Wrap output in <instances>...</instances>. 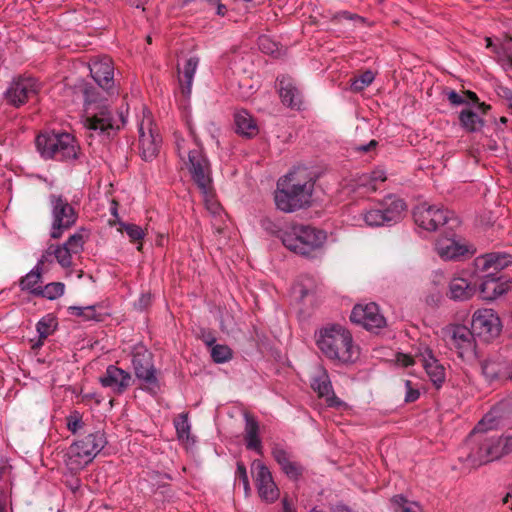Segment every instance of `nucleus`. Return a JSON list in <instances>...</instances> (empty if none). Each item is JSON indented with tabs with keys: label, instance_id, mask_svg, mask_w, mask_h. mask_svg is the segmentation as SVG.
Returning a JSON list of instances; mask_svg holds the SVG:
<instances>
[{
	"label": "nucleus",
	"instance_id": "nucleus-1",
	"mask_svg": "<svg viewBox=\"0 0 512 512\" xmlns=\"http://www.w3.org/2000/svg\"><path fill=\"white\" fill-rule=\"evenodd\" d=\"M90 75L98 87L85 80L78 81L73 88L74 95L82 100V119L85 128H120L114 125L108 100L102 89L108 95H118L115 86L114 64L109 56H99L89 63Z\"/></svg>",
	"mask_w": 512,
	"mask_h": 512
},
{
	"label": "nucleus",
	"instance_id": "nucleus-2",
	"mask_svg": "<svg viewBox=\"0 0 512 512\" xmlns=\"http://www.w3.org/2000/svg\"><path fill=\"white\" fill-rule=\"evenodd\" d=\"M314 177L306 167H296L277 182L274 201L277 209L291 213L308 206L314 189Z\"/></svg>",
	"mask_w": 512,
	"mask_h": 512
},
{
	"label": "nucleus",
	"instance_id": "nucleus-3",
	"mask_svg": "<svg viewBox=\"0 0 512 512\" xmlns=\"http://www.w3.org/2000/svg\"><path fill=\"white\" fill-rule=\"evenodd\" d=\"M510 264L512 255L504 252H491L475 258L473 275L482 280L479 290L484 300H495L509 290L508 282H501L496 275Z\"/></svg>",
	"mask_w": 512,
	"mask_h": 512
},
{
	"label": "nucleus",
	"instance_id": "nucleus-4",
	"mask_svg": "<svg viewBox=\"0 0 512 512\" xmlns=\"http://www.w3.org/2000/svg\"><path fill=\"white\" fill-rule=\"evenodd\" d=\"M316 344L328 359L338 363H352L358 357V348L348 329L340 324H327L316 333Z\"/></svg>",
	"mask_w": 512,
	"mask_h": 512
},
{
	"label": "nucleus",
	"instance_id": "nucleus-5",
	"mask_svg": "<svg viewBox=\"0 0 512 512\" xmlns=\"http://www.w3.org/2000/svg\"><path fill=\"white\" fill-rule=\"evenodd\" d=\"M493 421L490 414L485 415L465 441L464 448L468 450L465 461L473 467L489 463L501 456L500 441L483 433L494 427Z\"/></svg>",
	"mask_w": 512,
	"mask_h": 512
},
{
	"label": "nucleus",
	"instance_id": "nucleus-6",
	"mask_svg": "<svg viewBox=\"0 0 512 512\" xmlns=\"http://www.w3.org/2000/svg\"><path fill=\"white\" fill-rule=\"evenodd\" d=\"M283 245L290 251L313 258L322 249L327 239L325 231L309 225H293L280 235Z\"/></svg>",
	"mask_w": 512,
	"mask_h": 512
},
{
	"label": "nucleus",
	"instance_id": "nucleus-7",
	"mask_svg": "<svg viewBox=\"0 0 512 512\" xmlns=\"http://www.w3.org/2000/svg\"><path fill=\"white\" fill-rule=\"evenodd\" d=\"M106 444L107 440L103 432L96 431L87 434L69 446L66 453V465L71 471L83 469L93 461Z\"/></svg>",
	"mask_w": 512,
	"mask_h": 512
},
{
	"label": "nucleus",
	"instance_id": "nucleus-8",
	"mask_svg": "<svg viewBox=\"0 0 512 512\" xmlns=\"http://www.w3.org/2000/svg\"><path fill=\"white\" fill-rule=\"evenodd\" d=\"M36 147L42 157L58 160L73 159L76 157V144L74 136L68 132L43 130L36 137Z\"/></svg>",
	"mask_w": 512,
	"mask_h": 512
},
{
	"label": "nucleus",
	"instance_id": "nucleus-9",
	"mask_svg": "<svg viewBox=\"0 0 512 512\" xmlns=\"http://www.w3.org/2000/svg\"><path fill=\"white\" fill-rule=\"evenodd\" d=\"M131 362L135 377L141 382V388L150 394H156L160 384L153 354L142 346L137 347L132 353Z\"/></svg>",
	"mask_w": 512,
	"mask_h": 512
},
{
	"label": "nucleus",
	"instance_id": "nucleus-10",
	"mask_svg": "<svg viewBox=\"0 0 512 512\" xmlns=\"http://www.w3.org/2000/svg\"><path fill=\"white\" fill-rule=\"evenodd\" d=\"M413 217L415 223L427 231H435L441 225H448L449 229H453L460 224L454 212L427 203L418 205L413 211Z\"/></svg>",
	"mask_w": 512,
	"mask_h": 512
},
{
	"label": "nucleus",
	"instance_id": "nucleus-11",
	"mask_svg": "<svg viewBox=\"0 0 512 512\" xmlns=\"http://www.w3.org/2000/svg\"><path fill=\"white\" fill-rule=\"evenodd\" d=\"M49 203L52 214L50 236L53 239H59L64 231L70 229L76 223L78 214L62 195L51 194Z\"/></svg>",
	"mask_w": 512,
	"mask_h": 512
},
{
	"label": "nucleus",
	"instance_id": "nucleus-12",
	"mask_svg": "<svg viewBox=\"0 0 512 512\" xmlns=\"http://www.w3.org/2000/svg\"><path fill=\"white\" fill-rule=\"evenodd\" d=\"M188 160L184 163L191 178L202 194L207 195L211 187V171L208 159L203 155L200 145L188 149Z\"/></svg>",
	"mask_w": 512,
	"mask_h": 512
},
{
	"label": "nucleus",
	"instance_id": "nucleus-13",
	"mask_svg": "<svg viewBox=\"0 0 512 512\" xmlns=\"http://www.w3.org/2000/svg\"><path fill=\"white\" fill-rule=\"evenodd\" d=\"M386 173L381 169L373 170L370 173L361 175H352L345 180L344 188L348 193H354L357 196H365L378 190L379 185L386 181Z\"/></svg>",
	"mask_w": 512,
	"mask_h": 512
},
{
	"label": "nucleus",
	"instance_id": "nucleus-14",
	"mask_svg": "<svg viewBox=\"0 0 512 512\" xmlns=\"http://www.w3.org/2000/svg\"><path fill=\"white\" fill-rule=\"evenodd\" d=\"M471 328L476 336L484 341H490L499 335L501 323L494 310L480 309L473 315Z\"/></svg>",
	"mask_w": 512,
	"mask_h": 512
},
{
	"label": "nucleus",
	"instance_id": "nucleus-15",
	"mask_svg": "<svg viewBox=\"0 0 512 512\" xmlns=\"http://www.w3.org/2000/svg\"><path fill=\"white\" fill-rule=\"evenodd\" d=\"M37 93V80L32 77L20 76L10 83L8 89L4 93V96L10 105L20 107Z\"/></svg>",
	"mask_w": 512,
	"mask_h": 512
},
{
	"label": "nucleus",
	"instance_id": "nucleus-16",
	"mask_svg": "<svg viewBox=\"0 0 512 512\" xmlns=\"http://www.w3.org/2000/svg\"><path fill=\"white\" fill-rule=\"evenodd\" d=\"M255 484L259 496L266 502H274L279 497V489L276 486L269 468L260 460H254L251 465Z\"/></svg>",
	"mask_w": 512,
	"mask_h": 512
},
{
	"label": "nucleus",
	"instance_id": "nucleus-17",
	"mask_svg": "<svg viewBox=\"0 0 512 512\" xmlns=\"http://www.w3.org/2000/svg\"><path fill=\"white\" fill-rule=\"evenodd\" d=\"M350 320L369 331L381 329L386 325V320L380 313L378 305L373 302L366 305L358 304L354 306Z\"/></svg>",
	"mask_w": 512,
	"mask_h": 512
},
{
	"label": "nucleus",
	"instance_id": "nucleus-18",
	"mask_svg": "<svg viewBox=\"0 0 512 512\" xmlns=\"http://www.w3.org/2000/svg\"><path fill=\"white\" fill-rule=\"evenodd\" d=\"M466 100V103L470 102L475 104L476 110H473L470 107L464 108L459 114V120L463 128H477V125L482 128L486 126L487 120L480 115L481 112L484 116L486 115V111L490 109L489 105L485 103H480L479 98L476 93L467 90L464 92L463 96Z\"/></svg>",
	"mask_w": 512,
	"mask_h": 512
},
{
	"label": "nucleus",
	"instance_id": "nucleus-19",
	"mask_svg": "<svg viewBox=\"0 0 512 512\" xmlns=\"http://www.w3.org/2000/svg\"><path fill=\"white\" fill-rule=\"evenodd\" d=\"M132 375L116 365L107 366L99 377L102 387L110 389L115 395H122L132 384Z\"/></svg>",
	"mask_w": 512,
	"mask_h": 512
},
{
	"label": "nucleus",
	"instance_id": "nucleus-20",
	"mask_svg": "<svg viewBox=\"0 0 512 512\" xmlns=\"http://www.w3.org/2000/svg\"><path fill=\"white\" fill-rule=\"evenodd\" d=\"M474 335L473 330L463 325H455L446 330L447 342L454 347L459 357L471 354L474 351Z\"/></svg>",
	"mask_w": 512,
	"mask_h": 512
},
{
	"label": "nucleus",
	"instance_id": "nucleus-21",
	"mask_svg": "<svg viewBox=\"0 0 512 512\" xmlns=\"http://www.w3.org/2000/svg\"><path fill=\"white\" fill-rule=\"evenodd\" d=\"M276 87L285 106L293 110L302 109L303 95L292 77L289 75H279L276 78Z\"/></svg>",
	"mask_w": 512,
	"mask_h": 512
},
{
	"label": "nucleus",
	"instance_id": "nucleus-22",
	"mask_svg": "<svg viewBox=\"0 0 512 512\" xmlns=\"http://www.w3.org/2000/svg\"><path fill=\"white\" fill-rule=\"evenodd\" d=\"M162 144L160 130H139V149L144 160H152Z\"/></svg>",
	"mask_w": 512,
	"mask_h": 512
},
{
	"label": "nucleus",
	"instance_id": "nucleus-23",
	"mask_svg": "<svg viewBox=\"0 0 512 512\" xmlns=\"http://www.w3.org/2000/svg\"><path fill=\"white\" fill-rule=\"evenodd\" d=\"M476 294V285L464 277L455 276L448 283L446 293L450 300L464 302L470 300Z\"/></svg>",
	"mask_w": 512,
	"mask_h": 512
},
{
	"label": "nucleus",
	"instance_id": "nucleus-24",
	"mask_svg": "<svg viewBox=\"0 0 512 512\" xmlns=\"http://www.w3.org/2000/svg\"><path fill=\"white\" fill-rule=\"evenodd\" d=\"M435 249L444 260H458L466 253L468 247L455 238L444 237L437 240Z\"/></svg>",
	"mask_w": 512,
	"mask_h": 512
},
{
	"label": "nucleus",
	"instance_id": "nucleus-25",
	"mask_svg": "<svg viewBox=\"0 0 512 512\" xmlns=\"http://www.w3.org/2000/svg\"><path fill=\"white\" fill-rule=\"evenodd\" d=\"M311 387L319 397L326 398L328 406L338 407L342 404L334 394L332 384L326 370H321L319 374L313 378Z\"/></svg>",
	"mask_w": 512,
	"mask_h": 512
},
{
	"label": "nucleus",
	"instance_id": "nucleus-26",
	"mask_svg": "<svg viewBox=\"0 0 512 512\" xmlns=\"http://www.w3.org/2000/svg\"><path fill=\"white\" fill-rule=\"evenodd\" d=\"M378 205L382 208V211L386 216V221H388L390 225L400 221L406 210V203L404 200L392 194L385 196L381 201H379Z\"/></svg>",
	"mask_w": 512,
	"mask_h": 512
},
{
	"label": "nucleus",
	"instance_id": "nucleus-27",
	"mask_svg": "<svg viewBox=\"0 0 512 512\" xmlns=\"http://www.w3.org/2000/svg\"><path fill=\"white\" fill-rule=\"evenodd\" d=\"M482 374L489 381L508 380L507 364L503 357L491 358L481 363Z\"/></svg>",
	"mask_w": 512,
	"mask_h": 512
},
{
	"label": "nucleus",
	"instance_id": "nucleus-28",
	"mask_svg": "<svg viewBox=\"0 0 512 512\" xmlns=\"http://www.w3.org/2000/svg\"><path fill=\"white\" fill-rule=\"evenodd\" d=\"M244 440L246 448L262 454V443L259 437V424L250 414H245Z\"/></svg>",
	"mask_w": 512,
	"mask_h": 512
},
{
	"label": "nucleus",
	"instance_id": "nucleus-29",
	"mask_svg": "<svg viewBox=\"0 0 512 512\" xmlns=\"http://www.w3.org/2000/svg\"><path fill=\"white\" fill-rule=\"evenodd\" d=\"M420 360L431 382L435 387H441L445 381L444 367L435 359L431 352L427 356H422Z\"/></svg>",
	"mask_w": 512,
	"mask_h": 512
},
{
	"label": "nucleus",
	"instance_id": "nucleus-30",
	"mask_svg": "<svg viewBox=\"0 0 512 512\" xmlns=\"http://www.w3.org/2000/svg\"><path fill=\"white\" fill-rule=\"evenodd\" d=\"M198 64V57H190L184 65L182 75H179V84L181 92L183 96L186 98H189L191 95L192 83Z\"/></svg>",
	"mask_w": 512,
	"mask_h": 512
},
{
	"label": "nucleus",
	"instance_id": "nucleus-31",
	"mask_svg": "<svg viewBox=\"0 0 512 512\" xmlns=\"http://www.w3.org/2000/svg\"><path fill=\"white\" fill-rule=\"evenodd\" d=\"M176 150L181 159L188 155V149L196 148L199 145L194 130H176L174 132Z\"/></svg>",
	"mask_w": 512,
	"mask_h": 512
},
{
	"label": "nucleus",
	"instance_id": "nucleus-32",
	"mask_svg": "<svg viewBox=\"0 0 512 512\" xmlns=\"http://www.w3.org/2000/svg\"><path fill=\"white\" fill-rule=\"evenodd\" d=\"M42 272L40 265L35 266L29 273L22 277L19 281L21 290L28 291L34 296H39V291L42 289Z\"/></svg>",
	"mask_w": 512,
	"mask_h": 512
},
{
	"label": "nucleus",
	"instance_id": "nucleus-33",
	"mask_svg": "<svg viewBox=\"0 0 512 512\" xmlns=\"http://www.w3.org/2000/svg\"><path fill=\"white\" fill-rule=\"evenodd\" d=\"M57 327V321L55 317L48 314L41 318L38 323L36 324V330L39 334L38 341L33 344L32 348H39L43 345L44 340L51 335Z\"/></svg>",
	"mask_w": 512,
	"mask_h": 512
},
{
	"label": "nucleus",
	"instance_id": "nucleus-34",
	"mask_svg": "<svg viewBox=\"0 0 512 512\" xmlns=\"http://www.w3.org/2000/svg\"><path fill=\"white\" fill-rule=\"evenodd\" d=\"M46 253L49 255H54L57 262L63 267L68 268L72 265V252L67 248L64 244L55 246L50 245Z\"/></svg>",
	"mask_w": 512,
	"mask_h": 512
},
{
	"label": "nucleus",
	"instance_id": "nucleus-35",
	"mask_svg": "<svg viewBox=\"0 0 512 512\" xmlns=\"http://www.w3.org/2000/svg\"><path fill=\"white\" fill-rule=\"evenodd\" d=\"M364 222L371 227H378L383 225H390L388 221H386V216L382 211V208L378 205L377 208L369 209L365 211L363 214Z\"/></svg>",
	"mask_w": 512,
	"mask_h": 512
},
{
	"label": "nucleus",
	"instance_id": "nucleus-36",
	"mask_svg": "<svg viewBox=\"0 0 512 512\" xmlns=\"http://www.w3.org/2000/svg\"><path fill=\"white\" fill-rule=\"evenodd\" d=\"M235 128H258L257 122L248 110L236 109L233 113Z\"/></svg>",
	"mask_w": 512,
	"mask_h": 512
},
{
	"label": "nucleus",
	"instance_id": "nucleus-37",
	"mask_svg": "<svg viewBox=\"0 0 512 512\" xmlns=\"http://www.w3.org/2000/svg\"><path fill=\"white\" fill-rule=\"evenodd\" d=\"M375 79V73L371 70H366L359 76L350 79V89L353 92H361L368 87Z\"/></svg>",
	"mask_w": 512,
	"mask_h": 512
},
{
	"label": "nucleus",
	"instance_id": "nucleus-38",
	"mask_svg": "<svg viewBox=\"0 0 512 512\" xmlns=\"http://www.w3.org/2000/svg\"><path fill=\"white\" fill-rule=\"evenodd\" d=\"M65 285L61 282H52L42 287L39 296L49 300H55L64 294Z\"/></svg>",
	"mask_w": 512,
	"mask_h": 512
},
{
	"label": "nucleus",
	"instance_id": "nucleus-39",
	"mask_svg": "<svg viewBox=\"0 0 512 512\" xmlns=\"http://www.w3.org/2000/svg\"><path fill=\"white\" fill-rule=\"evenodd\" d=\"M271 453L281 470L293 461L292 454L280 444H274Z\"/></svg>",
	"mask_w": 512,
	"mask_h": 512
},
{
	"label": "nucleus",
	"instance_id": "nucleus-40",
	"mask_svg": "<svg viewBox=\"0 0 512 512\" xmlns=\"http://www.w3.org/2000/svg\"><path fill=\"white\" fill-rule=\"evenodd\" d=\"M68 312L71 315L81 317L86 321L97 320L95 305H90V306H85V307L70 306V307H68Z\"/></svg>",
	"mask_w": 512,
	"mask_h": 512
},
{
	"label": "nucleus",
	"instance_id": "nucleus-41",
	"mask_svg": "<svg viewBox=\"0 0 512 512\" xmlns=\"http://www.w3.org/2000/svg\"><path fill=\"white\" fill-rule=\"evenodd\" d=\"M211 357L216 363H224L232 357L231 349L226 345H215L211 350Z\"/></svg>",
	"mask_w": 512,
	"mask_h": 512
},
{
	"label": "nucleus",
	"instance_id": "nucleus-42",
	"mask_svg": "<svg viewBox=\"0 0 512 512\" xmlns=\"http://www.w3.org/2000/svg\"><path fill=\"white\" fill-rule=\"evenodd\" d=\"M120 226V230L125 231L132 242H138L145 236L144 230L136 224L121 223Z\"/></svg>",
	"mask_w": 512,
	"mask_h": 512
},
{
	"label": "nucleus",
	"instance_id": "nucleus-43",
	"mask_svg": "<svg viewBox=\"0 0 512 512\" xmlns=\"http://www.w3.org/2000/svg\"><path fill=\"white\" fill-rule=\"evenodd\" d=\"M66 425L67 429L73 433L76 434L79 430H81L84 427V422L82 420V415L79 411H72L67 417H66Z\"/></svg>",
	"mask_w": 512,
	"mask_h": 512
},
{
	"label": "nucleus",
	"instance_id": "nucleus-44",
	"mask_svg": "<svg viewBox=\"0 0 512 512\" xmlns=\"http://www.w3.org/2000/svg\"><path fill=\"white\" fill-rule=\"evenodd\" d=\"M282 472L291 480L297 481L304 472V467L297 461H291Z\"/></svg>",
	"mask_w": 512,
	"mask_h": 512
},
{
	"label": "nucleus",
	"instance_id": "nucleus-45",
	"mask_svg": "<svg viewBox=\"0 0 512 512\" xmlns=\"http://www.w3.org/2000/svg\"><path fill=\"white\" fill-rule=\"evenodd\" d=\"M64 245L69 248L73 254L80 253L83 250L84 238L81 233L71 235Z\"/></svg>",
	"mask_w": 512,
	"mask_h": 512
},
{
	"label": "nucleus",
	"instance_id": "nucleus-46",
	"mask_svg": "<svg viewBox=\"0 0 512 512\" xmlns=\"http://www.w3.org/2000/svg\"><path fill=\"white\" fill-rule=\"evenodd\" d=\"M236 479L243 484L245 495H249L251 488L247 470L243 462H237Z\"/></svg>",
	"mask_w": 512,
	"mask_h": 512
},
{
	"label": "nucleus",
	"instance_id": "nucleus-47",
	"mask_svg": "<svg viewBox=\"0 0 512 512\" xmlns=\"http://www.w3.org/2000/svg\"><path fill=\"white\" fill-rule=\"evenodd\" d=\"M392 503L402 509V512H420L416 503L408 502L403 496L396 495L392 498Z\"/></svg>",
	"mask_w": 512,
	"mask_h": 512
},
{
	"label": "nucleus",
	"instance_id": "nucleus-48",
	"mask_svg": "<svg viewBox=\"0 0 512 512\" xmlns=\"http://www.w3.org/2000/svg\"><path fill=\"white\" fill-rule=\"evenodd\" d=\"M175 428L179 438H188L190 424L188 422L187 415H181L180 418L175 421Z\"/></svg>",
	"mask_w": 512,
	"mask_h": 512
},
{
	"label": "nucleus",
	"instance_id": "nucleus-49",
	"mask_svg": "<svg viewBox=\"0 0 512 512\" xmlns=\"http://www.w3.org/2000/svg\"><path fill=\"white\" fill-rule=\"evenodd\" d=\"M405 386V402L411 403L416 401L419 396L420 392L417 388L413 387L412 382L410 380L404 381Z\"/></svg>",
	"mask_w": 512,
	"mask_h": 512
},
{
	"label": "nucleus",
	"instance_id": "nucleus-50",
	"mask_svg": "<svg viewBox=\"0 0 512 512\" xmlns=\"http://www.w3.org/2000/svg\"><path fill=\"white\" fill-rule=\"evenodd\" d=\"M261 227L270 234H277L280 232L279 226L269 217H263L260 220Z\"/></svg>",
	"mask_w": 512,
	"mask_h": 512
},
{
	"label": "nucleus",
	"instance_id": "nucleus-51",
	"mask_svg": "<svg viewBox=\"0 0 512 512\" xmlns=\"http://www.w3.org/2000/svg\"><path fill=\"white\" fill-rule=\"evenodd\" d=\"M152 125H153L152 113L148 108L143 107L142 108V119H141L140 123L138 124V128H140V129L151 128Z\"/></svg>",
	"mask_w": 512,
	"mask_h": 512
},
{
	"label": "nucleus",
	"instance_id": "nucleus-52",
	"mask_svg": "<svg viewBox=\"0 0 512 512\" xmlns=\"http://www.w3.org/2000/svg\"><path fill=\"white\" fill-rule=\"evenodd\" d=\"M259 47L266 54H272L276 50V44L265 36L259 38Z\"/></svg>",
	"mask_w": 512,
	"mask_h": 512
},
{
	"label": "nucleus",
	"instance_id": "nucleus-53",
	"mask_svg": "<svg viewBox=\"0 0 512 512\" xmlns=\"http://www.w3.org/2000/svg\"><path fill=\"white\" fill-rule=\"evenodd\" d=\"M210 191H211V188L209 189L207 195L203 194L204 200L206 203V207L211 213L217 214L220 210V205L210 195Z\"/></svg>",
	"mask_w": 512,
	"mask_h": 512
},
{
	"label": "nucleus",
	"instance_id": "nucleus-54",
	"mask_svg": "<svg viewBox=\"0 0 512 512\" xmlns=\"http://www.w3.org/2000/svg\"><path fill=\"white\" fill-rule=\"evenodd\" d=\"M446 96H447V99L449 100V102L452 104V105H461V104H465L466 103V100L465 98L460 95L459 93H457L456 91L454 90H449L446 92Z\"/></svg>",
	"mask_w": 512,
	"mask_h": 512
},
{
	"label": "nucleus",
	"instance_id": "nucleus-55",
	"mask_svg": "<svg viewBox=\"0 0 512 512\" xmlns=\"http://www.w3.org/2000/svg\"><path fill=\"white\" fill-rule=\"evenodd\" d=\"M501 55L512 56V35L507 36L501 45Z\"/></svg>",
	"mask_w": 512,
	"mask_h": 512
},
{
	"label": "nucleus",
	"instance_id": "nucleus-56",
	"mask_svg": "<svg viewBox=\"0 0 512 512\" xmlns=\"http://www.w3.org/2000/svg\"><path fill=\"white\" fill-rule=\"evenodd\" d=\"M244 139H252L257 136L259 130H235Z\"/></svg>",
	"mask_w": 512,
	"mask_h": 512
},
{
	"label": "nucleus",
	"instance_id": "nucleus-57",
	"mask_svg": "<svg viewBox=\"0 0 512 512\" xmlns=\"http://www.w3.org/2000/svg\"><path fill=\"white\" fill-rule=\"evenodd\" d=\"M502 452L505 454L512 452V434L504 438L502 444Z\"/></svg>",
	"mask_w": 512,
	"mask_h": 512
},
{
	"label": "nucleus",
	"instance_id": "nucleus-58",
	"mask_svg": "<svg viewBox=\"0 0 512 512\" xmlns=\"http://www.w3.org/2000/svg\"><path fill=\"white\" fill-rule=\"evenodd\" d=\"M398 361L401 363L402 366L408 367L414 364V359L409 355L401 354L398 357Z\"/></svg>",
	"mask_w": 512,
	"mask_h": 512
},
{
	"label": "nucleus",
	"instance_id": "nucleus-59",
	"mask_svg": "<svg viewBox=\"0 0 512 512\" xmlns=\"http://www.w3.org/2000/svg\"><path fill=\"white\" fill-rule=\"evenodd\" d=\"M498 94L509 102L512 99V91L507 87H499Z\"/></svg>",
	"mask_w": 512,
	"mask_h": 512
},
{
	"label": "nucleus",
	"instance_id": "nucleus-60",
	"mask_svg": "<svg viewBox=\"0 0 512 512\" xmlns=\"http://www.w3.org/2000/svg\"><path fill=\"white\" fill-rule=\"evenodd\" d=\"M486 47L491 49L493 53L497 54L498 56L501 55V47H498L493 44L492 39L489 37H486Z\"/></svg>",
	"mask_w": 512,
	"mask_h": 512
},
{
	"label": "nucleus",
	"instance_id": "nucleus-61",
	"mask_svg": "<svg viewBox=\"0 0 512 512\" xmlns=\"http://www.w3.org/2000/svg\"><path fill=\"white\" fill-rule=\"evenodd\" d=\"M378 142L376 140H371L367 145H360L357 147V150L361 152H369L373 148L377 146Z\"/></svg>",
	"mask_w": 512,
	"mask_h": 512
},
{
	"label": "nucleus",
	"instance_id": "nucleus-62",
	"mask_svg": "<svg viewBox=\"0 0 512 512\" xmlns=\"http://www.w3.org/2000/svg\"><path fill=\"white\" fill-rule=\"evenodd\" d=\"M500 60L502 61L503 66L506 69L512 70V56H499Z\"/></svg>",
	"mask_w": 512,
	"mask_h": 512
},
{
	"label": "nucleus",
	"instance_id": "nucleus-63",
	"mask_svg": "<svg viewBox=\"0 0 512 512\" xmlns=\"http://www.w3.org/2000/svg\"><path fill=\"white\" fill-rule=\"evenodd\" d=\"M350 13H351V12H349V11H340V12L336 13V14L333 16L332 20H333V21H336V20H338V21H339V20H341V19L349 20Z\"/></svg>",
	"mask_w": 512,
	"mask_h": 512
},
{
	"label": "nucleus",
	"instance_id": "nucleus-64",
	"mask_svg": "<svg viewBox=\"0 0 512 512\" xmlns=\"http://www.w3.org/2000/svg\"><path fill=\"white\" fill-rule=\"evenodd\" d=\"M151 301L150 295L143 294L139 299V307L140 308H146Z\"/></svg>",
	"mask_w": 512,
	"mask_h": 512
}]
</instances>
